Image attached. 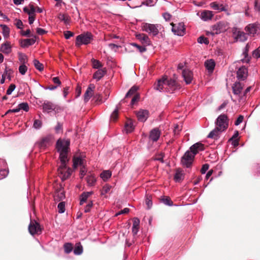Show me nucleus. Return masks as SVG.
Listing matches in <instances>:
<instances>
[{
  "label": "nucleus",
  "mask_w": 260,
  "mask_h": 260,
  "mask_svg": "<svg viewBox=\"0 0 260 260\" xmlns=\"http://www.w3.org/2000/svg\"><path fill=\"white\" fill-rule=\"evenodd\" d=\"M70 144V141L68 139H59L56 142V149L59 153V159L61 162V165L58 169V172L62 180L67 179L72 172V169L67 166V163L69 161L68 154Z\"/></svg>",
  "instance_id": "1"
},
{
  "label": "nucleus",
  "mask_w": 260,
  "mask_h": 260,
  "mask_svg": "<svg viewBox=\"0 0 260 260\" xmlns=\"http://www.w3.org/2000/svg\"><path fill=\"white\" fill-rule=\"evenodd\" d=\"M154 88L160 92L173 93L180 88V85L174 79L163 77L154 84Z\"/></svg>",
  "instance_id": "2"
},
{
  "label": "nucleus",
  "mask_w": 260,
  "mask_h": 260,
  "mask_svg": "<svg viewBox=\"0 0 260 260\" xmlns=\"http://www.w3.org/2000/svg\"><path fill=\"white\" fill-rule=\"evenodd\" d=\"M141 28L143 31L153 36H156L158 34L159 30L161 28V25L159 24L143 23Z\"/></svg>",
  "instance_id": "3"
},
{
  "label": "nucleus",
  "mask_w": 260,
  "mask_h": 260,
  "mask_svg": "<svg viewBox=\"0 0 260 260\" xmlns=\"http://www.w3.org/2000/svg\"><path fill=\"white\" fill-rule=\"evenodd\" d=\"M93 40V35L91 33L87 32L81 34L76 37V46L79 47L82 45H87Z\"/></svg>",
  "instance_id": "4"
},
{
  "label": "nucleus",
  "mask_w": 260,
  "mask_h": 260,
  "mask_svg": "<svg viewBox=\"0 0 260 260\" xmlns=\"http://www.w3.org/2000/svg\"><path fill=\"white\" fill-rule=\"evenodd\" d=\"M54 141V138L52 135H49L43 137L35 143V146L41 149H45L51 146Z\"/></svg>",
  "instance_id": "5"
},
{
  "label": "nucleus",
  "mask_w": 260,
  "mask_h": 260,
  "mask_svg": "<svg viewBox=\"0 0 260 260\" xmlns=\"http://www.w3.org/2000/svg\"><path fill=\"white\" fill-rule=\"evenodd\" d=\"M216 127L224 131L228 127L229 122L228 118L225 114L220 115L216 119Z\"/></svg>",
  "instance_id": "6"
},
{
  "label": "nucleus",
  "mask_w": 260,
  "mask_h": 260,
  "mask_svg": "<svg viewBox=\"0 0 260 260\" xmlns=\"http://www.w3.org/2000/svg\"><path fill=\"white\" fill-rule=\"evenodd\" d=\"M194 155L190 151L187 150L181 158L182 164L186 168H189L192 164Z\"/></svg>",
  "instance_id": "7"
},
{
  "label": "nucleus",
  "mask_w": 260,
  "mask_h": 260,
  "mask_svg": "<svg viewBox=\"0 0 260 260\" xmlns=\"http://www.w3.org/2000/svg\"><path fill=\"white\" fill-rule=\"evenodd\" d=\"M233 35L237 41L244 42L247 40V34L241 31L239 28L234 27L232 30Z\"/></svg>",
  "instance_id": "8"
},
{
  "label": "nucleus",
  "mask_w": 260,
  "mask_h": 260,
  "mask_svg": "<svg viewBox=\"0 0 260 260\" xmlns=\"http://www.w3.org/2000/svg\"><path fill=\"white\" fill-rule=\"evenodd\" d=\"M28 231L32 235L41 234L42 232L40 224L35 221H30L28 226Z\"/></svg>",
  "instance_id": "9"
},
{
  "label": "nucleus",
  "mask_w": 260,
  "mask_h": 260,
  "mask_svg": "<svg viewBox=\"0 0 260 260\" xmlns=\"http://www.w3.org/2000/svg\"><path fill=\"white\" fill-rule=\"evenodd\" d=\"M172 30L175 35L182 36L185 34V28L183 23H179L177 24H172Z\"/></svg>",
  "instance_id": "10"
},
{
  "label": "nucleus",
  "mask_w": 260,
  "mask_h": 260,
  "mask_svg": "<svg viewBox=\"0 0 260 260\" xmlns=\"http://www.w3.org/2000/svg\"><path fill=\"white\" fill-rule=\"evenodd\" d=\"M228 23L224 21H220L213 26V30L216 34L224 32L228 28Z\"/></svg>",
  "instance_id": "11"
},
{
  "label": "nucleus",
  "mask_w": 260,
  "mask_h": 260,
  "mask_svg": "<svg viewBox=\"0 0 260 260\" xmlns=\"http://www.w3.org/2000/svg\"><path fill=\"white\" fill-rule=\"evenodd\" d=\"M245 30L247 35L254 36L259 30V27L256 23H251L245 28Z\"/></svg>",
  "instance_id": "12"
},
{
  "label": "nucleus",
  "mask_w": 260,
  "mask_h": 260,
  "mask_svg": "<svg viewBox=\"0 0 260 260\" xmlns=\"http://www.w3.org/2000/svg\"><path fill=\"white\" fill-rule=\"evenodd\" d=\"M161 132L158 128H154L150 131L149 133V140L153 142L157 141L159 139Z\"/></svg>",
  "instance_id": "13"
},
{
  "label": "nucleus",
  "mask_w": 260,
  "mask_h": 260,
  "mask_svg": "<svg viewBox=\"0 0 260 260\" xmlns=\"http://www.w3.org/2000/svg\"><path fill=\"white\" fill-rule=\"evenodd\" d=\"M182 75L183 77L184 80L187 84H189L191 83L193 79V73L191 71L188 69L183 70Z\"/></svg>",
  "instance_id": "14"
},
{
  "label": "nucleus",
  "mask_w": 260,
  "mask_h": 260,
  "mask_svg": "<svg viewBox=\"0 0 260 260\" xmlns=\"http://www.w3.org/2000/svg\"><path fill=\"white\" fill-rule=\"evenodd\" d=\"M248 75V70L245 67H240L237 71V77L238 80H244Z\"/></svg>",
  "instance_id": "15"
},
{
  "label": "nucleus",
  "mask_w": 260,
  "mask_h": 260,
  "mask_svg": "<svg viewBox=\"0 0 260 260\" xmlns=\"http://www.w3.org/2000/svg\"><path fill=\"white\" fill-rule=\"evenodd\" d=\"M190 151L195 155L200 151L204 150V145L200 142H198L192 145L190 147Z\"/></svg>",
  "instance_id": "16"
},
{
  "label": "nucleus",
  "mask_w": 260,
  "mask_h": 260,
  "mask_svg": "<svg viewBox=\"0 0 260 260\" xmlns=\"http://www.w3.org/2000/svg\"><path fill=\"white\" fill-rule=\"evenodd\" d=\"M214 16L212 11L209 10H204L201 13L200 18L204 21H207L212 19Z\"/></svg>",
  "instance_id": "17"
},
{
  "label": "nucleus",
  "mask_w": 260,
  "mask_h": 260,
  "mask_svg": "<svg viewBox=\"0 0 260 260\" xmlns=\"http://www.w3.org/2000/svg\"><path fill=\"white\" fill-rule=\"evenodd\" d=\"M149 115V112L146 110H140L137 113V116L139 121L141 122L145 121Z\"/></svg>",
  "instance_id": "18"
},
{
  "label": "nucleus",
  "mask_w": 260,
  "mask_h": 260,
  "mask_svg": "<svg viewBox=\"0 0 260 260\" xmlns=\"http://www.w3.org/2000/svg\"><path fill=\"white\" fill-rule=\"evenodd\" d=\"M94 88L95 86L94 84H89L84 95V100L85 102H88L90 98L92 96V95H93V92Z\"/></svg>",
  "instance_id": "19"
},
{
  "label": "nucleus",
  "mask_w": 260,
  "mask_h": 260,
  "mask_svg": "<svg viewBox=\"0 0 260 260\" xmlns=\"http://www.w3.org/2000/svg\"><path fill=\"white\" fill-rule=\"evenodd\" d=\"M31 38L21 40L20 45L23 48L28 47L35 44L36 41V36H33Z\"/></svg>",
  "instance_id": "20"
},
{
  "label": "nucleus",
  "mask_w": 260,
  "mask_h": 260,
  "mask_svg": "<svg viewBox=\"0 0 260 260\" xmlns=\"http://www.w3.org/2000/svg\"><path fill=\"white\" fill-rule=\"evenodd\" d=\"M210 6L213 10L220 12L226 11L228 10L225 5L222 4H219L217 2H212L210 3Z\"/></svg>",
  "instance_id": "21"
},
{
  "label": "nucleus",
  "mask_w": 260,
  "mask_h": 260,
  "mask_svg": "<svg viewBox=\"0 0 260 260\" xmlns=\"http://www.w3.org/2000/svg\"><path fill=\"white\" fill-rule=\"evenodd\" d=\"M233 93L239 95L243 88V84L240 82H235L232 86Z\"/></svg>",
  "instance_id": "22"
},
{
  "label": "nucleus",
  "mask_w": 260,
  "mask_h": 260,
  "mask_svg": "<svg viewBox=\"0 0 260 260\" xmlns=\"http://www.w3.org/2000/svg\"><path fill=\"white\" fill-rule=\"evenodd\" d=\"M136 38L139 40L143 44H150V39L148 36L144 34H138L136 35Z\"/></svg>",
  "instance_id": "23"
},
{
  "label": "nucleus",
  "mask_w": 260,
  "mask_h": 260,
  "mask_svg": "<svg viewBox=\"0 0 260 260\" xmlns=\"http://www.w3.org/2000/svg\"><path fill=\"white\" fill-rule=\"evenodd\" d=\"M0 50L3 53L8 54L11 53L12 49L10 43L9 42H6L5 43L1 45Z\"/></svg>",
  "instance_id": "24"
},
{
  "label": "nucleus",
  "mask_w": 260,
  "mask_h": 260,
  "mask_svg": "<svg viewBox=\"0 0 260 260\" xmlns=\"http://www.w3.org/2000/svg\"><path fill=\"white\" fill-rule=\"evenodd\" d=\"M44 112L49 113L55 109V106L50 102H45L42 105Z\"/></svg>",
  "instance_id": "25"
},
{
  "label": "nucleus",
  "mask_w": 260,
  "mask_h": 260,
  "mask_svg": "<svg viewBox=\"0 0 260 260\" xmlns=\"http://www.w3.org/2000/svg\"><path fill=\"white\" fill-rule=\"evenodd\" d=\"M184 178V173L183 171L181 169H177L174 175V179L176 182L182 181Z\"/></svg>",
  "instance_id": "26"
},
{
  "label": "nucleus",
  "mask_w": 260,
  "mask_h": 260,
  "mask_svg": "<svg viewBox=\"0 0 260 260\" xmlns=\"http://www.w3.org/2000/svg\"><path fill=\"white\" fill-rule=\"evenodd\" d=\"M204 64L209 73H211L213 72L215 66V61L213 59L207 60L205 62Z\"/></svg>",
  "instance_id": "27"
},
{
  "label": "nucleus",
  "mask_w": 260,
  "mask_h": 260,
  "mask_svg": "<svg viewBox=\"0 0 260 260\" xmlns=\"http://www.w3.org/2000/svg\"><path fill=\"white\" fill-rule=\"evenodd\" d=\"M133 221L132 233L134 235H136L139 230L140 220L139 218L135 217L133 218Z\"/></svg>",
  "instance_id": "28"
},
{
  "label": "nucleus",
  "mask_w": 260,
  "mask_h": 260,
  "mask_svg": "<svg viewBox=\"0 0 260 260\" xmlns=\"http://www.w3.org/2000/svg\"><path fill=\"white\" fill-rule=\"evenodd\" d=\"M106 70L105 69H99L93 75V78L97 81L100 80L106 74Z\"/></svg>",
  "instance_id": "29"
},
{
  "label": "nucleus",
  "mask_w": 260,
  "mask_h": 260,
  "mask_svg": "<svg viewBox=\"0 0 260 260\" xmlns=\"http://www.w3.org/2000/svg\"><path fill=\"white\" fill-rule=\"evenodd\" d=\"M157 0H145V1H143L140 6L139 7H141L142 5H145L148 7H152L154 6L155 4L156 3ZM127 6H129L130 8L134 9L137 7H139V6H134L131 7L129 6L128 4H127Z\"/></svg>",
  "instance_id": "30"
},
{
  "label": "nucleus",
  "mask_w": 260,
  "mask_h": 260,
  "mask_svg": "<svg viewBox=\"0 0 260 260\" xmlns=\"http://www.w3.org/2000/svg\"><path fill=\"white\" fill-rule=\"evenodd\" d=\"M219 132H221V130L217 127H215L214 129L210 132V133L208 135V138L217 139L219 137Z\"/></svg>",
  "instance_id": "31"
},
{
  "label": "nucleus",
  "mask_w": 260,
  "mask_h": 260,
  "mask_svg": "<svg viewBox=\"0 0 260 260\" xmlns=\"http://www.w3.org/2000/svg\"><path fill=\"white\" fill-rule=\"evenodd\" d=\"M0 27L2 28V33L5 39H7L9 37L10 29L9 27L5 24H1Z\"/></svg>",
  "instance_id": "32"
},
{
  "label": "nucleus",
  "mask_w": 260,
  "mask_h": 260,
  "mask_svg": "<svg viewBox=\"0 0 260 260\" xmlns=\"http://www.w3.org/2000/svg\"><path fill=\"white\" fill-rule=\"evenodd\" d=\"M83 159L80 157H74L73 158V167L76 169L78 166H83L84 165Z\"/></svg>",
  "instance_id": "33"
},
{
  "label": "nucleus",
  "mask_w": 260,
  "mask_h": 260,
  "mask_svg": "<svg viewBox=\"0 0 260 260\" xmlns=\"http://www.w3.org/2000/svg\"><path fill=\"white\" fill-rule=\"evenodd\" d=\"M134 129V126L132 121L128 120L127 121L125 124L124 127V131L126 133H130L133 131Z\"/></svg>",
  "instance_id": "34"
},
{
  "label": "nucleus",
  "mask_w": 260,
  "mask_h": 260,
  "mask_svg": "<svg viewBox=\"0 0 260 260\" xmlns=\"http://www.w3.org/2000/svg\"><path fill=\"white\" fill-rule=\"evenodd\" d=\"M111 175L112 173L109 170L104 171L100 174L101 177L105 181H107L108 179H109L111 177Z\"/></svg>",
  "instance_id": "35"
},
{
  "label": "nucleus",
  "mask_w": 260,
  "mask_h": 260,
  "mask_svg": "<svg viewBox=\"0 0 260 260\" xmlns=\"http://www.w3.org/2000/svg\"><path fill=\"white\" fill-rule=\"evenodd\" d=\"M58 19L63 21L64 24H69L70 22V19L68 15L64 14H59L58 16Z\"/></svg>",
  "instance_id": "36"
},
{
  "label": "nucleus",
  "mask_w": 260,
  "mask_h": 260,
  "mask_svg": "<svg viewBox=\"0 0 260 260\" xmlns=\"http://www.w3.org/2000/svg\"><path fill=\"white\" fill-rule=\"evenodd\" d=\"M87 182L89 186H93L96 182V178L94 175L91 174L88 175L86 178Z\"/></svg>",
  "instance_id": "37"
},
{
  "label": "nucleus",
  "mask_w": 260,
  "mask_h": 260,
  "mask_svg": "<svg viewBox=\"0 0 260 260\" xmlns=\"http://www.w3.org/2000/svg\"><path fill=\"white\" fill-rule=\"evenodd\" d=\"M83 252V247L80 243H78L76 245L74 250V253L75 255H80Z\"/></svg>",
  "instance_id": "38"
},
{
  "label": "nucleus",
  "mask_w": 260,
  "mask_h": 260,
  "mask_svg": "<svg viewBox=\"0 0 260 260\" xmlns=\"http://www.w3.org/2000/svg\"><path fill=\"white\" fill-rule=\"evenodd\" d=\"M33 62H34V66L37 70H38L39 71H42L43 70V69H44L43 64L42 63H41V62H40V61L39 60L35 59L34 60Z\"/></svg>",
  "instance_id": "39"
},
{
  "label": "nucleus",
  "mask_w": 260,
  "mask_h": 260,
  "mask_svg": "<svg viewBox=\"0 0 260 260\" xmlns=\"http://www.w3.org/2000/svg\"><path fill=\"white\" fill-rule=\"evenodd\" d=\"M138 90V87L136 86H133L125 95V98L129 97L133 95H135V93Z\"/></svg>",
  "instance_id": "40"
},
{
  "label": "nucleus",
  "mask_w": 260,
  "mask_h": 260,
  "mask_svg": "<svg viewBox=\"0 0 260 260\" xmlns=\"http://www.w3.org/2000/svg\"><path fill=\"white\" fill-rule=\"evenodd\" d=\"M64 250L66 253H70L73 250L72 244L70 243L64 244Z\"/></svg>",
  "instance_id": "41"
},
{
  "label": "nucleus",
  "mask_w": 260,
  "mask_h": 260,
  "mask_svg": "<svg viewBox=\"0 0 260 260\" xmlns=\"http://www.w3.org/2000/svg\"><path fill=\"white\" fill-rule=\"evenodd\" d=\"M111 186L110 185H109L108 184H106L105 185H104L102 190H101V195L102 196H104L105 195L106 193H108L110 189H111Z\"/></svg>",
  "instance_id": "42"
},
{
  "label": "nucleus",
  "mask_w": 260,
  "mask_h": 260,
  "mask_svg": "<svg viewBox=\"0 0 260 260\" xmlns=\"http://www.w3.org/2000/svg\"><path fill=\"white\" fill-rule=\"evenodd\" d=\"M118 116V107H116V109L114 110L111 115V120L116 121Z\"/></svg>",
  "instance_id": "43"
},
{
  "label": "nucleus",
  "mask_w": 260,
  "mask_h": 260,
  "mask_svg": "<svg viewBox=\"0 0 260 260\" xmlns=\"http://www.w3.org/2000/svg\"><path fill=\"white\" fill-rule=\"evenodd\" d=\"M19 60L22 64H25L27 62V56L23 53H19Z\"/></svg>",
  "instance_id": "44"
},
{
  "label": "nucleus",
  "mask_w": 260,
  "mask_h": 260,
  "mask_svg": "<svg viewBox=\"0 0 260 260\" xmlns=\"http://www.w3.org/2000/svg\"><path fill=\"white\" fill-rule=\"evenodd\" d=\"M19 110H23L25 112H27L29 110V106L27 103H22L18 105Z\"/></svg>",
  "instance_id": "45"
},
{
  "label": "nucleus",
  "mask_w": 260,
  "mask_h": 260,
  "mask_svg": "<svg viewBox=\"0 0 260 260\" xmlns=\"http://www.w3.org/2000/svg\"><path fill=\"white\" fill-rule=\"evenodd\" d=\"M57 208L58 210V212L59 213H63L65 211V203L64 202H61L59 203L57 206Z\"/></svg>",
  "instance_id": "46"
},
{
  "label": "nucleus",
  "mask_w": 260,
  "mask_h": 260,
  "mask_svg": "<svg viewBox=\"0 0 260 260\" xmlns=\"http://www.w3.org/2000/svg\"><path fill=\"white\" fill-rule=\"evenodd\" d=\"M198 42L200 44H205L206 45L208 44L209 43L208 39L204 36L199 37Z\"/></svg>",
  "instance_id": "47"
},
{
  "label": "nucleus",
  "mask_w": 260,
  "mask_h": 260,
  "mask_svg": "<svg viewBox=\"0 0 260 260\" xmlns=\"http://www.w3.org/2000/svg\"><path fill=\"white\" fill-rule=\"evenodd\" d=\"M92 67L94 69H99L102 67V64L99 60L93 59H92Z\"/></svg>",
  "instance_id": "48"
},
{
  "label": "nucleus",
  "mask_w": 260,
  "mask_h": 260,
  "mask_svg": "<svg viewBox=\"0 0 260 260\" xmlns=\"http://www.w3.org/2000/svg\"><path fill=\"white\" fill-rule=\"evenodd\" d=\"M162 202L166 205L171 206L173 205V202L169 197H164L162 199Z\"/></svg>",
  "instance_id": "49"
},
{
  "label": "nucleus",
  "mask_w": 260,
  "mask_h": 260,
  "mask_svg": "<svg viewBox=\"0 0 260 260\" xmlns=\"http://www.w3.org/2000/svg\"><path fill=\"white\" fill-rule=\"evenodd\" d=\"M27 70V68L25 64L20 65L19 67V72L21 75H24Z\"/></svg>",
  "instance_id": "50"
},
{
  "label": "nucleus",
  "mask_w": 260,
  "mask_h": 260,
  "mask_svg": "<svg viewBox=\"0 0 260 260\" xmlns=\"http://www.w3.org/2000/svg\"><path fill=\"white\" fill-rule=\"evenodd\" d=\"M42 122L40 120H35L34 122L33 127L35 129H40L42 127Z\"/></svg>",
  "instance_id": "51"
},
{
  "label": "nucleus",
  "mask_w": 260,
  "mask_h": 260,
  "mask_svg": "<svg viewBox=\"0 0 260 260\" xmlns=\"http://www.w3.org/2000/svg\"><path fill=\"white\" fill-rule=\"evenodd\" d=\"M131 45L136 47L138 49V50L140 52L142 53V52H145L146 50L145 47L138 45L136 43H132Z\"/></svg>",
  "instance_id": "52"
},
{
  "label": "nucleus",
  "mask_w": 260,
  "mask_h": 260,
  "mask_svg": "<svg viewBox=\"0 0 260 260\" xmlns=\"http://www.w3.org/2000/svg\"><path fill=\"white\" fill-rule=\"evenodd\" d=\"M28 14L29 16L35 15L36 9L32 5H29Z\"/></svg>",
  "instance_id": "53"
},
{
  "label": "nucleus",
  "mask_w": 260,
  "mask_h": 260,
  "mask_svg": "<svg viewBox=\"0 0 260 260\" xmlns=\"http://www.w3.org/2000/svg\"><path fill=\"white\" fill-rule=\"evenodd\" d=\"M88 198V196H86L85 193L83 192L80 196V205H82L84 203L86 202Z\"/></svg>",
  "instance_id": "54"
},
{
  "label": "nucleus",
  "mask_w": 260,
  "mask_h": 260,
  "mask_svg": "<svg viewBox=\"0 0 260 260\" xmlns=\"http://www.w3.org/2000/svg\"><path fill=\"white\" fill-rule=\"evenodd\" d=\"M20 34L23 36H26L28 37L34 36V35H30V30L29 29H27L26 31L21 30Z\"/></svg>",
  "instance_id": "55"
},
{
  "label": "nucleus",
  "mask_w": 260,
  "mask_h": 260,
  "mask_svg": "<svg viewBox=\"0 0 260 260\" xmlns=\"http://www.w3.org/2000/svg\"><path fill=\"white\" fill-rule=\"evenodd\" d=\"M15 87H16V86L14 84H11L9 86L8 89L7 90V94L8 95L11 94L12 93V92L14 90Z\"/></svg>",
  "instance_id": "56"
},
{
  "label": "nucleus",
  "mask_w": 260,
  "mask_h": 260,
  "mask_svg": "<svg viewBox=\"0 0 260 260\" xmlns=\"http://www.w3.org/2000/svg\"><path fill=\"white\" fill-rule=\"evenodd\" d=\"M15 25L18 29H22L23 25L22 21L20 19H16Z\"/></svg>",
  "instance_id": "57"
},
{
  "label": "nucleus",
  "mask_w": 260,
  "mask_h": 260,
  "mask_svg": "<svg viewBox=\"0 0 260 260\" xmlns=\"http://www.w3.org/2000/svg\"><path fill=\"white\" fill-rule=\"evenodd\" d=\"M93 206V202L92 201H90L88 204L86 206L85 209H84V212L86 213H87L90 211L91 208Z\"/></svg>",
  "instance_id": "58"
},
{
  "label": "nucleus",
  "mask_w": 260,
  "mask_h": 260,
  "mask_svg": "<svg viewBox=\"0 0 260 260\" xmlns=\"http://www.w3.org/2000/svg\"><path fill=\"white\" fill-rule=\"evenodd\" d=\"M86 172L87 170L84 165H83V166L81 167V168L80 171V174L81 178H82L85 175Z\"/></svg>",
  "instance_id": "59"
},
{
  "label": "nucleus",
  "mask_w": 260,
  "mask_h": 260,
  "mask_svg": "<svg viewBox=\"0 0 260 260\" xmlns=\"http://www.w3.org/2000/svg\"><path fill=\"white\" fill-rule=\"evenodd\" d=\"M243 119H244L243 116H242L241 115H239V117H238L237 119L235 121V124L237 126L239 125L240 124H241L242 122Z\"/></svg>",
  "instance_id": "60"
},
{
  "label": "nucleus",
  "mask_w": 260,
  "mask_h": 260,
  "mask_svg": "<svg viewBox=\"0 0 260 260\" xmlns=\"http://www.w3.org/2000/svg\"><path fill=\"white\" fill-rule=\"evenodd\" d=\"M209 169V165L206 164H204L201 169V172L202 174H205L206 172Z\"/></svg>",
  "instance_id": "61"
},
{
  "label": "nucleus",
  "mask_w": 260,
  "mask_h": 260,
  "mask_svg": "<svg viewBox=\"0 0 260 260\" xmlns=\"http://www.w3.org/2000/svg\"><path fill=\"white\" fill-rule=\"evenodd\" d=\"M73 35L74 34L70 31H66L64 32V37L66 39H70Z\"/></svg>",
  "instance_id": "62"
},
{
  "label": "nucleus",
  "mask_w": 260,
  "mask_h": 260,
  "mask_svg": "<svg viewBox=\"0 0 260 260\" xmlns=\"http://www.w3.org/2000/svg\"><path fill=\"white\" fill-rule=\"evenodd\" d=\"M81 93V87L78 85L76 89V98H78Z\"/></svg>",
  "instance_id": "63"
},
{
  "label": "nucleus",
  "mask_w": 260,
  "mask_h": 260,
  "mask_svg": "<svg viewBox=\"0 0 260 260\" xmlns=\"http://www.w3.org/2000/svg\"><path fill=\"white\" fill-rule=\"evenodd\" d=\"M253 57L258 58L260 57V51L258 49H255L253 52Z\"/></svg>",
  "instance_id": "64"
}]
</instances>
